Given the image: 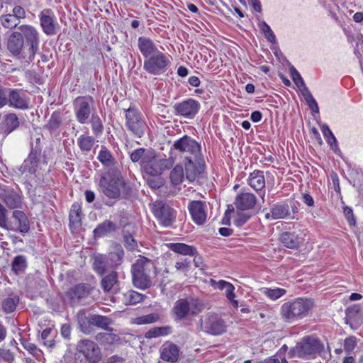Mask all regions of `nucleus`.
Listing matches in <instances>:
<instances>
[{
  "mask_svg": "<svg viewBox=\"0 0 363 363\" xmlns=\"http://www.w3.org/2000/svg\"><path fill=\"white\" fill-rule=\"evenodd\" d=\"M131 274L133 285L145 290L152 285V279L157 275L156 267L151 259L140 256L132 264Z\"/></svg>",
  "mask_w": 363,
  "mask_h": 363,
  "instance_id": "1",
  "label": "nucleus"
},
{
  "mask_svg": "<svg viewBox=\"0 0 363 363\" xmlns=\"http://www.w3.org/2000/svg\"><path fill=\"white\" fill-rule=\"evenodd\" d=\"M99 186L106 197L116 199L121 196V189L126 188V184L120 169L112 167L101 173Z\"/></svg>",
  "mask_w": 363,
  "mask_h": 363,
  "instance_id": "2",
  "label": "nucleus"
},
{
  "mask_svg": "<svg viewBox=\"0 0 363 363\" xmlns=\"http://www.w3.org/2000/svg\"><path fill=\"white\" fill-rule=\"evenodd\" d=\"M314 306L311 298H296L284 303L281 307L280 314L286 322L292 323L306 317Z\"/></svg>",
  "mask_w": 363,
  "mask_h": 363,
  "instance_id": "3",
  "label": "nucleus"
},
{
  "mask_svg": "<svg viewBox=\"0 0 363 363\" xmlns=\"http://www.w3.org/2000/svg\"><path fill=\"white\" fill-rule=\"evenodd\" d=\"M201 301L192 297L178 299L174 306L173 312L177 319L182 320L189 316L196 315L202 311Z\"/></svg>",
  "mask_w": 363,
  "mask_h": 363,
  "instance_id": "4",
  "label": "nucleus"
},
{
  "mask_svg": "<svg viewBox=\"0 0 363 363\" xmlns=\"http://www.w3.org/2000/svg\"><path fill=\"white\" fill-rule=\"evenodd\" d=\"M125 117L128 130L137 138L143 137L147 128L143 113L135 107H129L125 111Z\"/></svg>",
  "mask_w": 363,
  "mask_h": 363,
  "instance_id": "5",
  "label": "nucleus"
},
{
  "mask_svg": "<svg viewBox=\"0 0 363 363\" xmlns=\"http://www.w3.org/2000/svg\"><path fill=\"white\" fill-rule=\"evenodd\" d=\"M172 149L184 154V160L191 158L195 160L197 157L203 156L201 152V145L186 135L174 141Z\"/></svg>",
  "mask_w": 363,
  "mask_h": 363,
  "instance_id": "6",
  "label": "nucleus"
},
{
  "mask_svg": "<svg viewBox=\"0 0 363 363\" xmlns=\"http://www.w3.org/2000/svg\"><path fill=\"white\" fill-rule=\"evenodd\" d=\"M170 63L168 57L159 51L145 60L143 67L150 74L159 75L167 71Z\"/></svg>",
  "mask_w": 363,
  "mask_h": 363,
  "instance_id": "7",
  "label": "nucleus"
},
{
  "mask_svg": "<svg viewBox=\"0 0 363 363\" xmlns=\"http://www.w3.org/2000/svg\"><path fill=\"white\" fill-rule=\"evenodd\" d=\"M94 99L91 96H78L73 101L77 121L80 124L87 123L91 113Z\"/></svg>",
  "mask_w": 363,
  "mask_h": 363,
  "instance_id": "8",
  "label": "nucleus"
},
{
  "mask_svg": "<svg viewBox=\"0 0 363 363\" xmlns=\"http://www.w3.org/2000/svg\"><path fill=\"white\" fill-rule=\"evenodd\" d=\"M201 330L213 335H220L226 332L227 325L217 314L208 313L204 320H201Z\"/></svg>",
  "mask_w": 363,
  "mask_h": 363,
  "instance_id": "9",
  "label": "nucleus"
},
{
  "mask_svg": "<svg viewBox=\"0 0 363 363\" xmlns=\"http://www.w3.org/2000/svg\"><path fill=\"white\" fill-rule=\"evenodd\" d=\"M172 163L169 160L161 159L155 156H149L143 159V169L149 176H158L169 169Z\"/></svg>",
  "mask_w": 363,
  "mask_h": 363,
  "instance_id": "10",
  "label": "nucleus"
},
{
  "mask_svg": "<svg viewBox=\"0 0 363 363\" xmlns=\"http://www.w3.org/2000/svg\"><path fill=\"white\" fill-rule=\"evenodd\" d=\"M152 211L160 223L164 226H170L175 220V211L162 201H155Z\"/></svg>",
  "mask_w": 363,
  "mask_h": 363,
  "instance_id": "11",
  "label": "nucleus"
},
{
  "mask_svg": "<svg viewBox=\"0 0 363 363\" xmlns=\"http://www.w3.org/2000/svg\"><path fill=\"white\" fill-rule=\"evenodd\" d=\"M13 221L6 223L4 229L13 231L19 232L25 234L30 230V223L26 213L22 211L15 210L12 213Z\"/></svg>",
  "mask_w": 363,
  "mask_h": 363,
  "instance_id": "12",
  "label": "nucleus"
},
{
  "mask_svg": "<svg viewBox=\"0 0 363 363\" xmlns=\"http://www.w3.org/2000/svg\"><path fill=\"white\" fill-rule=\"evenodd\" d=\"M0 200L10 209L21 208L23 196L13 189L0 186Z\"/></svg>",
  "mask_w": 363,
  "mask_h": 363,
  "instance_id": "13",
  "label": "nucleus"
},
{
  "mask_svg": "<svg viewBox=\"0 0 363 363\" xmlns=\"http://www.w3.org/2000/svg\"><path fill=\"white\" fill-rule=\"evenodd\" d=\"M77 350L91 363H96L101 359V351L99 346L90 340H80Z\"/></svg>",
  "mask_w": 363,
  "mask_h": 363,
  "instance_id": "14",
  "label": "nucleus"
},
{
  "mask_svg": "<svg viewBox=\"0 0 363 363\" xmlns=\"http://www.w3.org/2000/svg\"><path fill=\"white\" fill-rule=\"evenodd\" d=\"M323 349V344L315 337H306L297 347L299 357L314 356Z\"/></svg>",
  "mask_w": 363,
  "mask_h": 363,
  "instance_id": "15",
  "label": "nucleus"
},
{
  "mask_svg": "<svg viewBox=\"0 0 363 363\" xmlns=\"http://www.w3.org/2000/svg\"><path fill=\"white\" fill-rule=\"evenodd\" d=\"M173 108L176 115L193 118L200 108V104L193 99H189L181 103L175 104Z\"/></svg>",
  "mask_w": 363,
  "mask_h": 363,
  "instance_id": "16",
  "label": "nucleus"
},
{
  "mask_svg": "<svg viewBox=\"0 0 363 363\" xmlns=\"http://www.w3.org/2000/svg\"><path fill=\"white\" fill-rule=\"evenodd\" d=\"M185 164L186 177L194 182L203 172L205 162L203 156L194 159L184 160Z\"/></svg>",
  "mask_w": 363,
  "mask_h": 363,
  "instance_id": "17",
  "label": "nucleus"
},
{
  "mask_svg": "<svg viewBox=\"0 0 363 363\" xmlns=\"http://www.w3.org/2000/svg\"><path fill=\"white\" fill-rule=\"evenodd\" d=\"M18 29L21 30L22 36L26 39V42L30 45V57H34L38 50L39 45V33L38 30L33 26L29 25H22Z\"/></svg>",
  "mask_w": 363,
  "mask_h": 363,
  "instance_id": "18",
  "label": "nucleus"
},
{
  "mask_svg": "<svg viewBox=\"0 0 363 363\" xmlns=\"http://www.w3.org/2000/svg\"><path fill=\"white\" fill-rule=\"evenodd\" d=\"M8 104L15 108L25 110L29 107V99L21 89H8Z\"/></svg>",
  "mask_w": 363,
  "mask_h": 363,
  "instance_id": "19",
  "label": "nucleus"
},
{
  "mask_svg": "<svg viewBox=\"0 0 363 363\" xmlns=\"http://www.w3.org/2000/svg\"><path fill=\"white\" fill-rule=\"evenodd\" d=\"M40 22L43 32L48 35L57 33L58 25L56 23L55 15L50 9H43L40 13Z\"/></svg>",
  "mask_w": 363,
  "mask_h": 363,
  "instance_id": "20",
  "label": "nucleus"
},
{
  "mask_svg": "<svg viewBox=\"0 0 363 363\" xmlns=\"http://www.w3.org/2000/svg\"><path fill=\"white\" fill-rule=\"evenodd\" d=\"M189 211L193 220L198 225L203 224L207 217V205L201 201H192L189 203Z\"/></svg>",
  "mask_w": 363,
  "mask_h": 363,
  "instance_id": "21",
  "label": "nucleus"
},
{
  "mask_svg": "<svg viewBox=\"0 0 363 363\" xmlns=\"http://www.w3.org/2000/svg\"><path fill=\"white\" fill-rule=\"evenodd\" d=\"M267 219L278 220V219H294L291 216L290 206L286 203H277L272 206L270 212L266 214Z\"/></svg>",
  "mask_w": 363,
  "mask_h": 363,
  "instance_id": "22",
  "label": "nucleus"
},
{
  "mask_svg": "<svg viewBox=\"0 0 363 363\" xmlns=\"http://www.w3.org/2000/svg\"><path fill=\"white\" fill-rule=\"evenodd\" d=\"M93 290L89 284H79L70 288L66 292V296L71 300V303H74L76 300L87 297Z\"/></svg>",
  "mask_w": 363,
  "mask_h": 363,
  "instance_id": "23",
  "label": "nucleus"
},
{
  "mask_svg": "<svg viewBox=\"0 0 363 363\" xmlns=\"http://www.w3.org/2000/svg\"><path fill=\"white\" fill-rule=\"evenodd\" d=\"M257 199L253 194L240 193L237 195L234 204L237 210L245 211L252 209L256 204Z\"/></svg>",
  "mask_w": 363,
  "mask_h": 363,
  "instance_id": "24",
  "label": "nucleus"
},
{
  "mask_svg": "<svg viewBox=\"0 0 363 363\" xmlns=\"http://www.w3.org/2000/svg\"><path fill=\"white\" fill-rule=\"evenodd\" d=\"M19 121L16 114L9 113L4 115L0 123V130L4 134L8 135L19 126Z\"/></svg>",
  "mask_w": 363,
  "mask_h": 363,
  "instance_id": "25",
  "label": "nucleus"
},
{
  "mask_svg": "<svg viewBox=\"0 0 363 363\" xmlns=\"http://www.w3.org/2000/svg\"><path fill=\"white\" fill-rule=\"evenodd\" d=\"M8 49L15 55L21 53L23 47V37L20 32H13L9 38Z\"/></svg>",
  "mask_w": 363,
  "mask_h": 363,
  "instance_id": "26",
  "label": "nucleus"
},
{
  "mask_svg": "<svg viewBox=\"0 0 363 363\" xmlns=\"http://www.w3.org/2000/svg\"><path fill=\"white\" fill-rule=\"evenodd\" d=\"M138 48L145 58H148L160 51L155 43L148 38L140 37L138 38Z\"/></svg>",
  "mask_w": 363,
  "mask_h": 363,
  "instance_id": "27",
  "label": "nucleus"
},
{
  "mask_svg": "<svg viewBox=\"0 0 363 363\" xmlns=\"http://www.w3.org/2000/svg\"><path fill=\"white\" fill-rule=\"evenodd\" d=\"M179 349L174 344L169 343L163 345L160 357L162 359L169 362H176L178 360Z\"/></svg>",
  "mask_w": 363,
  "mask_h": 363,
  "instance_id": "28",
  "label": "nucleus"
},
{
  "mask_svg": "<svg viewBox=\"0 0 363 363\" xmlns=\"http://www.w3.org/2000/svg\"><path fill=\"white\" fill-rule=\"evenodd\" d=\"M38 166V155L36 152H31L28 158L24 160L19 168L22 174L29 173L35 174Z\"/></svg>",
  "mask_w": 363,
  "mask_h": 363,
  "instance_id": "29",
  "label": "nucleus"
},
{
  "mask_svg": "<svg viewBox=\"0 0 363 363\" xmlns=\"http://www.w3.org/2000/svg\"><path fill=\"white\" fill-rule=\"evenodd\" d=\"M118 274L116 272H112L107 274L101 281V286L105 292L111 291H117L116 289L118 286Z\"/></svg>",
  "mask_w": 363,
  "mask_h": 363,
  "instance_id": "30",
  "label": "nucleus"
},
{
  "mask_svg": "<svg viewBox=\"0 0 363 363\" xmlns=\"http://www.w3.org/2000/svg\"><path fill=\"white\" fill-rule=\"evenodd\" d=\"M248 184L257 191L262 190L265 186L264 172L255 171L251 173L248 179Z\"/></svg>",
  "mask_w": 363,
  "mask_h": 363,
  "instance_id": "31",
  "label": "nucleus"
},
{
  "mask_svg": "<svg viewBox=\"0 0 363 363\" xmlns=\"http://www.w3.org/2000/svg\"><path fill=\"white\" fill-rule=\"evenodd\" d=\"M281 243L287 248L296 249L301 243L300 238L295 233L284 232L280 236Z\"/></svg>",
  "mask_w": 363,
  "mask_h": 363,
  "instance_id": "32",
  "label": "nucleus"
},
{
  "mask_svg": "<svg viewBox=\"0 0 363 363\" xmlns=\"http://www.w3.org/2000/svg\"><path fill=\"white\" fill-rule=\"evenodd\" d=\"M347 323H350L351 325L354 323L357 324L362 322V315L360 311V306L358 305H352L347 308L345 311Z\"/></svg>",
  "mask_w": 363,
  "mask_h": 363,
  "instance_id": "33",
  "label": "nucleus"
},
{
  "mask_svg": "<svg viewBox=\"0 0 363 363\" xmlns=\"http://www.w3.org/2000/svg\"><path fill=\"white\" fill-rule=\"evenodd\" d=\"M116 230L117 225L115 223L109 220H106L97 225L94 230V233L95 237H103Z\"/></svg>",
  "mask_w": 363,
  "mask_h": 363,
  "instance_id": "34",
  "label": "nucleus"
},
{
  "mask_svg": "<svg viewBox=\"0 0 363 363\" xmlns=\"http://www.w3.org/2000/svg\"><path fill=\"white\" fill-rule=\"evenodd\" d=\"M62 123V114L58 111L52 113L49 121L44 125V128L49 130L51 134L56 133Z\"/></svg>",
  "mask_w": 363,
  "mask_h": 363,
  "instance_id": "35",
  "label": "nucleus"
},
{
  "mask_svg": "<svg viewBox=\"0 0 363 363\" xmlns=\"http://www.w3.org/2000/svg\"><path fill=\"white\" fill-rule=\"evenodd\" d=\"M90 323L92 325L97 326L108 332H113V329L109 325L113 323V320L106 316L101 315H91Z\"/></svg>",
  "mask_w": 363,
  "mask_h": 363,
  "instance_id": "36",
  "label": "nucleus"
},
{
  "mask_svg": "<svg viewBox=\"0 0 363 363\" xmlns=\"http://www.w3.org/2000/svg\"><path fill=\"white\" fill-rule=\"evenodd\" d=\"M97 158L108 169L116 167V162L111 152L105 146H101Z\"/></svg>",
  "mask_w": 363,
  "mask_h": 363,
  "instance_id": "37",
  "label": "nucleus"
},
{
  "mask_svg": "<svg viewBox=\"0 0 363 363\" xmlns=\"http://www.w3.org/2000/svg\"><path fill=\"white\" fill-rule=\"evenodd\" d=\"M145 296L133 290H128L123 294L122 302L126 305H135L143 301Z\"/></svg>",
  "mask_w": 363,
  "mask_h": 363,
  "instance_id": "38",
  "label": "nucleus"
},
{
  "mask_svg": "<svg viewBox=\"0 0 363 363\" xmlns=\"http://www.w3.org/2000/svg\"><path fill=\"white\" fill-rule=\"evenodd\" d=\"M169 248L177 252L184 255H195L197 253L196 249L184 243H169Z\"/></svg>",
  "mask_w": 363,
  "mask_h": 363,
  "instance_id": "39",
  "label": "nucleus"
},
{
  "mask_svg": "<svg viewBox=\"0 0 363 363\" xmlns=\"http://www.w3.org/2000/svg\"><path fill=\"white\" fill-rule=\"evenodd\" d=\"M21 344L23 346L24 349L26 350L38 361V363L45 362V358L43 357V352L41 351V350L38 348L35 344L25 340H21Z\"/></svg>",
  "mask_w": 363,
  "mask_h": 363,
  "instance_id": "40",
  "label": "nucleus"
},
{
  "mask_svg": "<svg viewBox=\"0 0 363 363\" xmlns=\"http://www.w3.org/2000/svg\"><path fill=\"white\" fill-rule=\"evenodd\" d=\"M77 320L81 330L85 334L91 333V315L87 317L84 310H80L77 314Z\"/></svg>",
  "mask_w": 363,
  "mask_h": 363,
  "instance_id": "41",
  "label": "nucleus"
},
{
  "mask_svg": "<svg viewBox=\"0 0 363 363\" xmlns=\"http://www.w3.org/2000/svg\"><path fill=\"white\" fill-rule=\"evenodd\" d=\"M20 301L19 296L16 294H11L4 298L2 301V309L6 313L13 312Z\"/></svg>",
  "mask_w": 363,
  "mask_h": 363,
  "instance_id": "42",
  "label": "nucleus"
},
{
  "mask_svg": "<svg viewBox=\"0 0 363 363\" xmlns=\"http://www.w3.org/2000/svg\"><path fill=\"white\" fill-rule=\"evenodd\" d=\"M119 339L118 336L116 334L112 333V332L109 333H99L95 336V340L104 345H110L113 344L115 342L118 341Z\"/></svg>",
  "mask_w": 363,
  "mask_h": 363,
  "instance_id": "43",
  "label": "nucleus"
},
{
  "mask_svg": "<svg viewBox=\"0 0 363 363\" xmlns=\"http://www.w3.org/2000/svg\"><path fill=\"white\" fill-rule=\"evenodd\" d=\"M160 319V315L158 313H152L137 317L133 319V323L137 325L152 324L157 322Z\"/></svg>",
  "mask_w": 363,
  "mask_h": 363,
  "instance_id": "44",
  "label": "nucleus"
},
{
  "mask_svg": "<svg viewBox=\"0 0 363 363\" xmlns=\"http://www.w3.org/2000/svg\"><path fill=\"white\" fill-rule=\"evenodd\" d=\"M82 220V209L79 203H75L72 206L69 212V222L72 225H79Z\"/></svg>",
  "mask_w": 363,
  "mask_h": 363,
  "instance_id": "45",
  "label": "nucleus"
},
{
  "mask_svg": "<svg viewBox=\"0 0 363 363\" xmlns=\"http://www.w3.org/2000/svg\"><path fill=\"white\" fill-rule=\"evenodd\" d=\"M170 326L155 327L145 333V337L153 338L169 335L171 333Z\"/></svg>",
  "mask_w": 363,
  "mask_h": 363,
  "instance_id": "46",
  "label": "nucleus"
},
{
  "mask_svg": "<svg viewBox=\"0 0 363 363\" xmlns=\"http://www.w3.org/2000/svg\"><path fill=\"white\" fill-rule=\"evenodd\" d=\"M0 23L4 28L13 29L18 26L20 21L11 13H8L3 14L0 16Z\"/></svg>",
  "mask_w": 363,
  "mask_h": 363,
  "instance_id": "47",
  "label": "nucleus"
},
{
  "mask_svg": "<svg viewBox=\"0 0 363 363\" xmlns=\"http://www.w3.org/2000/svg\"><path fill=\"white\" fill-rule=\"evenodd\" d=\"M12 271L16 274L23 272L27 267L26 259L23 255L16 256L12 262Z\"/></svg>",
  "mask_w": 363,
  "mask_h": 363,
  "instance_id": "48",
  "label": "nucleus"
},
{
  "mask_svg": "<svg viewBox=\"0 0 363 363\" xmlns=\"http://www.w3.org/2000/svg\"><path fill=\"white\" fill-rule=\"evenodd\" d=\"M78 145L81 150L84 152H89L95 142L94 138L85 135H82L78 138Z\"/></svg>",
  "mask_w": 363,
  "mask_h": 363,
  "instance_id": "49",
  "label": "nucleus"
},
{
  "mask_svg": "<svg viewBox=\"0 0 363 363\" xmlns=\"http://www.w3.org/2000/svg\"><path fill=\"white\" fill-rule=\"evenodd\" d=\"M129 228H133L130 224L127 225L123 230V239L126 248L133 250L137 247V242L130 234Z\"/></svg>",
  "mask_w": 363,
  "mask_h": 363,
  "instance_id": "50",
  "label": "nucleus"
},
{
  "mask_svg": "<svg viewBox=\"0 0 363 363\" xmlns=\"http://www.w3.org/2000/svg\"><path fill=\"white\" fill-rule=\"evenodd\" d=\"M94 269L100 275L105 273L106 269V259L102 255L95 256L93 263Z\"/></svg>",
  "mask_w": 363,
  "mask_h": 363,
  "instance_id": "51",
  "label": "nucleus"
},
{
  "mask_svg": "<svg viewBox=\"0 0 363 363\" xmlns=\"http://www.w3.org/2000/svg\"><path fill=\"white\" fill-rule=\"evenodd\" d=\"M170 179L174 185H178L183 182L184 169L181 165H177L171 171Z\"/></svg>",
  "mask_w": 363,
  "mask_h": 363,
  "instance_id": "52",
  "label": "nucleus"
},
{
  "mask_svg": "<svg viewBox=\"0 0 363 363\" xmlns=\"http://www.w3.org/2000/svg\"><path fill=\"white\" fill-rule=\"evenodd\" d=\"M90 123L91 124V128L94 135H99V134L102 133L104 130L103 123L97 114H91Z\"/></svg>",
  "mask_w": 363,
  "mask_h": 363,
  "instance_id": "53",
  "label": "nucleus"
},
{
  "mask_svg": "<svg viewBox=\"0 0 363 363\" xmlns=\"http://www.w3.org/2000/svg\"><path fill=\"white\" fill-rule=\"evenodd\" d=\"M291 77L294 81V82L296 84V85L298 86V88L301 90L304 86H306L303 78L301 77L299 72L296 69V68L293 66H291L289 68Z\"/></svg>",
  "mask_w": 363,
  "mask_h": 363,
  "instance_id": "54",
  "label": "nucleus"
},
{
  "mask_svg": "<svg viewBox=\"0 0 363 363\" xmlns=\"http://www.w3.org/2000/svg\"><path fill=\"white\" fill-rule=\"evenodd\" d=\"M52 330L50 328H46L43 330L41 333V338L43 343L45 346L48 347H53L55 345V340L50 337Z\"/></svg>",
  "mask_w": 363,
  "mask_h": 363,
  "instance_id": "55",
  "label": "nucleus"
},
{
  "mask_svg": "<svg viewBox=\"0 0 363 363\" xmlns=\"http://www.w3.org/2000/svg\"><path fill=\"white\" fill-rule=\"evenodd\" d=\"M264 293L272 300H276L280 298L286 293V290L284 289H264Z\"/></svg>",
  "mask_w": 363,
  "mask_h": 363,
  "instance_id": "56",
  "label": "nucleus"
},
{
  "mask_svg": "<svg viewBox=\"0 0 363 363\" xmlns=\"http://www.w3.org/2000/svg\"><path fill=\"white\" fill-rule=\"evenodd\" d=\"M124 255L123 250H118L116 252H113L109 254V259L111 262V264L114 266H118L121 264Z\"/></svg>",
  "mask_w": 363,
  "mask_h": 363,
  "instance_id": "57",
  "label": "nucleus"
},
{
  "mask_svg": "<svg viewBox=\"0 0 363 363\" xmlns=\"http://www.w3.org/2000/svg\"><path fill=\"white\" fill-rule=\"evenodd\" d=\"M147 184L152 189H158L163 186V180L161 177H155V176H149L146 179Z\"/></svg>",
  "mask_w": 363,
  "mask_h": 363,
  "instance_id": "58",
  "label": "nucleus"
},
{
  "mask_svg": "<svg viewBox=\"0 0 363 363\" xmlns=\"http://www.w3.org/2000/svg\"><path fill=\"white\" fill-rule=\"evenodd\" d=\"M149 156L150 155L145 154V150L144 148H139L131 153L130 159L133 162H137L141 160L142 165L143 166V159Z\"/></svg>",
  "mask_w": 363,
  "mask_h": 363,
  "instance_id": "59",
  "label": "nucleus"
},
{
  "mask_svg": "<svg viewBox=\"0 0 363 363\" xmlns=\"http://www.w3.org/2000/svg\"><path fill=\"white\" fill-rule=\"evenodd\" d=\"M259 27L267 40L274 43L275 41V35L269 25H267L264 21H262L259 24Z\"/></svg>",
  "mask_w": 363,
  "mask_h": 363,
  "instance_id": "60",
  "label": "nucleus"
},
{
  "mask_svg": "<svg viewBox=\"0 0 363 363\" xmlns=\"http://www.w3.org/2000/svg\"><path fill=\"white\" fill-rule=\"evenodd\" d=\"M224 289H225L226 297L228 299L232 302L235 308H238V302L234 300V298L235 297V294H234V286L232 284L228 283Z\"/></svg>",
  "mask_w": 363,
  "mask_h": 363,
  "instance_id": "61",
  "label": "nucleus"
},
{
  "mask_svg": "<svg viewBox=\"0 0 363 363\" xmlns=\"http://www.w3.org/2000/svg\"><path fill=\"white\" fill-rule=\"evenodd\" d=\"M251 217L248 213H239L234 220V223L238 227L242 226Z\"/></svg>",
  "mask_w": 363,
  "mask_h": 363,
  "instance_id": "62",
  "label": "nucleus"
},
{
  "mask_svg": "<svg viewBox=\"0 0 363 363\" xmlns=\"http://www.w3.org/2000/svg\"><path fill=\"white\" fill-rule=\"evenodd\" d=\"M13 359L14 355L9 350L0 348V361L11 363Z\"/></svg>",
  "mask_w": 363,
  "mask_h": 363,
  "instance_id": "63",
  "label": "nucleus"
},
{
  "mask_svg": "<svg viewBox=\"0 0 363 363\" xmlns=\"http://www.w3.org/2000/svg\"><path fill=\"white\" fill-rule=\"evenodd\" d=\"M357 345V340L354 337H349L345 340L344 350L347 352H352Z\"/></svg>",
  "mask_w": 363,
  "mask_h": 363,
  "instance_id": "64",
  "label": "nucleus"
}]
</instances>
